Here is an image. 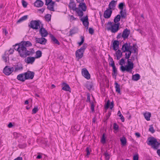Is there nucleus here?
I'll use <instances>...</instances> for the list:
<instances>
[{
    "instance_id": "24",
    "label": "nucleus",
    "mask_w": 160,
    "mask_h": 160,
    "mask_svg": "<svg viewBox=\"0 0 160 160\" xmlns=\"http://www.w3.org/2000/svg\"><path fill=\"white\" fill-rule=\"evenodd\" d=\"M80 129V126L78 124H76L71 128L72 130L75 133L79 131Z\"/></svg>"
},
{
    "instance_id": "27",
    "label": "nucleus",
    "mask_w": 160,
    "mask_h": 160,
    "mask_svg": "<svg viewBox=\"0 0 160 160\" xmlns=\"http://www.w3.org/2000/svg\"><path fill=\"white\" fill-rule=\"evenodd\" d=\"M50 37L51 38L52 41L54 43L57 44L58 45H60V43L59 42L53 35L51 34L50 35Z\"/></svg>"
},
{
    "instance_id": "29",
    "label": "nucleus",
    "mask_w": 160,
    "mask_h": 160,
    "mask_svg": "<svg viewBox=\"0 0 160 160\" xmlns=\"http://www.w3.org/2000/svg\"><path fill=\"white\" fill-rule=\"evenodd\" d=\"M23 67L22 64L21 63L18 64L15 67V71L17 72L19 70H22Z\"/></svg>"
},
{
    "instance_id": "26",
    "label": "nucleus",
    "mask_w": 160,
    "mask_h": 160,
    "mask_svg": "<svg viewBox=\"0 0 160 160\" xmlns=\"http://www.w3.org/2000/svg\"><path fill=\"white\" fill-rule=\"evenodd\" d=\"M55 3L54 2H52V3H50L47 7V8L50 11H54L55 10L54 8V6Z\"/></svg>"
},
{
    "instance_id": "5",
    "label": "nucleus",
    "mask_w": 160,
    "mask_h": 160,
    "mask_svg": "<svg viewBox=\"0 0 160 160\" xmlns=\"http://www.w3.org/2000/svg\"><path fill=\"white\" fill-rule=\"evenodd\" d=\"M107 25L108 26L107 28L108 30H110L112 33H115L119 29L120 23H113L111 22H108Z\"/></svg>"
},
{
    "instance_id": "14",
    "label": "nucleus",
    "mask_w": 160,
    "mask_h": 160,
    "mask_svg": "<svg viewBox=\"0 0 160 160\" xmlns=\"http://www.w3.org/2000/svg\"><path fill=\"white\" fill-rule=\"evenodd\" d=\"M84 86L89 91L94 89L93 83L92 82H87Z\"/></svg>"
},
{
    "instance_id": "61",
    "label": "nucleus",
    "mask_w": 160,
    "mask_h": 160,
    "mask_svg": "<svg viewBox=\"0 0 160 160\" xmlns=\"http://www.w3.org/2000/svg\"><path fill=\"white\" fill-rule=\"evenodd\" d=\"M14 51V49H12V48L10 49L9 51V54H13Z\"/></svg>"
},
{
    "instance_id": "4",
    "label": "nucleus",
    "mask_w": 160,
    "mask_h": 160,
    "mask_svg": "<svg viewBox=\"0 0 160 160\" xmlns=\"http://www.w3.org/2000/svg\"><path fill=\"white\" fill-rule=\"evenodd\" d=\"M147 143L154 149H157L160 145V143L157 142V139L152 137L148 138Z\"/></svg>"
},
{
    "instance_id": "52",
    "label": "nucleus",
    "mask_w": 160,
    "mask_h": 160,
    "mask_svg": "<svg viewBox=\"0 0 160 160\" xmlns=\"http://www.w3.org/2000/svg\"><path fill=\"white\" fill-rule=\"evenodd\" d=\"M125 63L124 59L123 58H122L120 61L119 64L121 66H123V65Z\"/></svg>"
},
{
    "instance_id": "6",
    "label": "nucleus",
    "mask_w": 160,
    "mask_h": 160,
    "mask_svg": "<svg viewBox=\"0 0 160 160\" xmlns=\"http://www.w3.org/2000/svg\"><path fill=\"white\" fill-rule=\"evenodd\" d=\"M42 24L40 20H32L28 24V26L29 28L37 30L40 28L41 25Z\"/></svg>"
},
{
    "instance_id": "59",
    "label": "nucleus",
    "mask_w": 160,
    "mask_h": 160,
    "mask_svg": "<svg viewBox=\"0 0 160 160\" xmlns=\"http://www.w3.org/2000/svg\"><path fill=\"white\" fill-rule=\"evenodd\" d=\"M118 126L115 123H114L113 124V128L115 130H117L118 129Z\"/></svg>"
},
{
    "instance_id": "32",
    "label": "nucleus",
    "mask_w": 160,
    "mask_h": 160,
    "mask_svg": "<svg viewBox=\"0 0 160 160\" xmlns=\"http://www.w3.org/2000/svg\"><path fill=\"white\" fill-rule=\"evenodd\" d=\"M117 59H119L122 56V53L121 51L119 50H118L116 52Z\"/></svg>"
},
{
    "instance_id": "7",
    "label": "nucleus",
    "mask_w": 160,
    "mask_h": 160,
    "mask_svg": "<svg viewBox=\"0 0 160 160\" xmlns=\"http://www.w3.org/2000/svg\"><path fill=\"white\" fill-rule=\"evenodd\" d=\"M87 44L85 43L79 49L76 51L75 55L76 57L78 59H81L83 56L84 51L87 47Z\"/></svg>"
},
{
    "instance_id": "12",
    "label": "nucleus",
    "mask_w": 160,
    "mask_h": 160,
    "mask_svg": "<svg viewBox=\"0 0 160 160\" xmlns=\"http://www.w3.org/2000/svg\"><path fill=\"white\" fill-rule=\"evenodd\" d=\"M80 20L82 22L83 25L87 29H88L89 24L88 16L87 15L84 18H81Z\"/></svg>"
},
{
    "instance_id": "17",
    "label": "nucleus",
    "mask_w": 160,
    "mask_h": 160,
    "mask_svg": "<svg viewBox=\"0 0 160 160\" xmlns=\"http://www.w3.org/2000/svg\"><path fill=\"white\" fill-rule=\"evenodd\" d=\"M129 33V30L127 28H126L123 31V33L122 35V37L124 39H125L128 38Z\"/></svg>"
},
{
    "instance_id": "53",
    "label": "nucleus",
    "mask_w": 160,
    "mask_h": 160,
    "mask_svg": "<svg viewBox=\"0 0 160 160\" xmlns=\"http://www.w3.org/2000/svg\"><path fill=\"white\" fill-rule=\"evenodd\" d=\"M90 94L89 93H87V99L86 101L87 102H90V103H91V102L90 100Z\"/></svg>"
},
{
    "instance_id": "43",
    "label": "nucleus",
    "mask_w": 160,
    "mask_h": 160,
    "mask_svg": "<svg viewBox=\"0 0 160 160\" xmlns=\"http://www.w3.org/2000/svg\"><path fill=\"white\" fill-rule=\"evenodd\" d=\"M86 151L87 153L86 157L88 158L89 155L90 154L91 151V149L88 147H87L86 149Z\"/></svg>"
},
{
    "instance_id": "39",
    "label": "nucleus",
    "mask_w": 160,
    "mask_h": 160,
    "mask_svg": "<svg viewBox=\"0 0 160 160\" xmlns=\"http://www.w3.org/2000/svg\"><path fill=\"white\" fill-rule=\"evenodd\" d=\"M42 52L41 51L38 50L36 52L35 58H40L42 56Z\"/></svg>"
},
{
    "instance_id": "3",
    "label": "nucleus",
    "mask_w": 160,
    "mask_h": 160,
    "mask_svg": "<svg viewBox=\"0 0 160 160\" xmlns=\"http://www.w3.org/2000/svg\"><path fill=\"white\" fill-rule=\"evenodd\" d=\"M18 53L20 56L22 58H25L27 56L31 54V51L28 50L27 48L20 44V48Z\"/></svg>"
},
{
    "instance_id": "51",
    "label": "nucleus",
    "mask_w": 160,
    "mask_h": 160,
    "mask_svg": "<svg viewBox=\"0 0 160 160\" xmlns=\"http://www.w3.org/2000/svg\"><path fill=\"white\" fill-rule=\"evenodd\" d=\"M6 52H5L4 55L2 56V58L3 59V60L5 62H7V56Z\"/></svg>"
},
{
    "instance_id": "49",
    "label": "nucleus",
    "mask_w": 160,
    "mask_h": 160,
    "mask_svg": "<svg viewBox=\"0 0 160 160\" xmlns=\"http://www.w3.org/2000/svg\"><path fill=\"white\" fill-rule=\"evenodd\" d=\"M38 111V107L37 106L35 107L32 110V113L35 114L37 113Z\"/></svg>"
},
{
    "instance_id": "60",
    "label": "nucleus",
    "mask_w": 160,
    "mask_h": 160,
    "mask_svg": "<svg viewBox=\"0 0 160 160\" xmlns=\"http://www.w3.org/2000/svg\"><path fill=\"white\" fill-rule=\"evenodd\" d=\"M91 109L92 111L93 112L94 111V106L92 103L91 102Z\"/></svg>"
},
{
    "instance_id": "10",
    "label": "nucleus",
    "mask_w": 160,
    "mask_h": 160,
    "mask_svg": "<svg viewBox=\"0 0 160 160\" xmlns=\"http://www.w3.org/2000/svg\"><path fill=\"white\" fill-rule=\"evenodd\" d=\"M35 38L36 43H38L44 45L45 44L47 41L46 38L42 37L41 38L35 37Z\"/></svg>"
},
{
    "instance_id": "8",
    "label": "nucleus",
    "mask_w": 160,
    "mask_h": 160,
    "mask_svg": "<svg viewBox=\"0 0 160 160\" xmlns=\"http://www.w3.org/2000/svg\"><path fill=\"white\" fill-rule=\"evenodd\" d=\"M39 32V33L42 37H45L48 35V33L47 30L43 28V24H42L40 27Z\"/></svg>"
},
{
    "instance_id": "34",
    "label": "nucleus",
    "mask_w": 160,
    "mask_h": 160,
    "mask_svg": "<svg viewBox=\"0 0 160 160\" xmlns=\"http://www.w3.org/2000/svg\"><path fill=\"white\" fill-rule=\"evenodd\" d=\"M69 6L70 8L75 11L76 10V9L78 8L76 7V4L73 2H70L69 4Z\"/></svg>"
},
{
    "instance_id": "22",
    "label": "nucleus",
    "mask_w": 160,
    "mask_h": 160,
    "mask_svg": "<svg viewBox=\"0 0 160 160\" xmlns=\"http://www.w3.org/2000/svg\"><path fill=\"white\" fill-rule=\"evenodd\" d=\"M34 4L35 6L39 7H42L44 3L41 0H37Z\"/></svg>"
},
{
    "instance_id": "36",
    "label": "nucleus",
    "mask_w": 160,
    "mask_h": 160,
    "mask_svg": "<svg viewBox=\"0 0 160 160\" xmlns=\"http://www.w3.org/2000/svg\"><path fill=\"white\" fill-rule=\"evenodd\" d=\"M75 11H76L78 15L80 17H81L83 16V13L82 10H80L78 8L76 9V10Z\"/></svg>"
},
{
    "instance_id": "33",
    "label": "nucleus",
    "mask_w": 160,
    "mask_h": 160,
    "mask_svg": "<svg viewBox=\"0 0 160 160\" xmlns=\"http://www.w3.org/2000/svg\"><path fill=\"white\" fill-rule=\"evenodd\" d=\"M28 16L27 15H25L20 18L17 21V23H19L21 22L26 20L28 18Z\"/></svg>"
},
{
    "instance_id": "11",
    "label": "nucleus",
    "mask_w": 160,
    "mask_h": 160,
    "mask_svg": "<svg viewBox=\"0 0 160 160\" xmlns=\"http://www.w3.org/2000/svg\"><path fill=\"white\" fill-rule=\"evenodd\" d=\"M13 70V68H9L8 66H6L3 70V72L7 75H9Z\"/></svg>"
},
{
    "instance_id": "20",
    "label": "nucleus",
    "mask_w": 160,
    "mask_h": 160,
    "mask_svg": "<svg viewBox=\"0 0 160 160\" xmlns=\"http://www.w3.org/2000/svg\"><path fill=\"white\" fill-rule=\"evenodd\" d=\"M20 44L26 48L27 47L31 46L32 45L31 43L29 41H22L20 43Z\"/></svg>"
},
{
    "instance_id": "21",
    "label": "nucleus",
    "mask_w": 160,
    "mask_h": 160,
    "mask_svg": "<svg viewBox=\"0 0 160 160\" xmlns=\"http://www.w3.org/2000/svg\"><path fill=\"white\" fill-rule=\"evenodd\" d=\"M62 86H63L62 88V90L65 91H68L71 92V89L68 85L65 82H63L62 84Z\"/></svg>"
},
{
    "instance_id": "1",
    "label": "nucleus",
    "mask_w": 160,
    "mask_h": 160,
    "mask_svg": "<svg viewBox=\"0 0 160 160\" xmlns=\"http://www.w3.org/2000/svg\"><path fill=\"white\" fill-rule=\"evenodd\" d=\"M131 55V52L129 53H126L125 54V58L127 59V64L125 66V67L124 66H121L120 68L121 71L124 72L125 71H126L127 72H131L133 68L134 64L133 63L132 60H134V57L132 56L131 59H129L130 56Z\"/></svg>"
},
{
    "instance_id": "47",
    "label": "nucleus",
    "mask_w": 160,
    "mask_h": 160,
    "mask_svg": "<svg viewBox=\"0 0 160 160\" xmlns=\"http://www.w3.org/2000/svg\"><path fill=\"white\" fill-rule=\"evenodd\" d=\"M95 69L96 70V71H97L96 73L97 75L98 76H100V71L99 70V67L98 65L97 66H96Z\"/></svg>"
},
{
    "instance_id": "16",
    "label": "nucleus",
    "mask_w": 160,
    "mask_h": 160,
    "mask_svg": "<svg viewBox=\"0 0 160 160\" xmlns=\"http://www.w3.org/2000/svg\"><path fill=\"white\" fill-rule=\"evenodd\" d=\"M35 58L34 57H28L25 59V62L28 64H32L35 60Z\"/></svg>"
},
{
    "instance_id": "62",
    "label": "nucleus",
    "mask_w": 160,
    "mask_h": 160,
    "mask_svg": "<svg viewBox=\"0 0 160 160\" xmlns=\"http://www.w3.org/2000/svg\"><path fill=\"white\" fill-rule=\"evenodd\" d=\"M3 33H4L5 36H6L8 33V32L6 29H5L3 30Z\"/></svg>"
},
{
    "instance_id": "48",
    "label": "nucleus",
    "mask_w": 160,
    "mask_h": 160,
    "mask_svg": "<svg viewBox=\"0 0 160 160\" xmlns=\"http://www.w3.org/2000/svg\"><path fill=\"white\" fill-rule=\"evenodd\" d=\"M124 5V3L123 2L120 3L118 5V8L121 10H123Z\"/></svg>"
},
{
    "instance_id": "18",
    "label": "nucleus",
    "mask_w": 160,
    "mask_h": 160,
    "mask_svg": "<svg viewBox=\"0 0 160 160\" xmlns=\"http://www.w3.org/2000/svg\"><path fill=\"white\" fill-rule=\"evenodd\" d=\"M117 1L112 0L109 3L108 5L109 8L110 9H114L116 6Z\"/></svg>"
},
{
    "instance_id": "38",
    "label": "nucleus",
    "mask_w": 160,
    "mask_h": 160,
    "mask_svg": "<svg viewBox=\"0 0 160 160\" xmlns=\"http://www.w3.org/2000/svg\"><path fill=\"white\" fill-rule=\"evenodd\" d=\"M120 18L121 16L119 14L118 15L116 16L115 17L114 19V22L116 23H118V22L120 21Z\"/></svg>"
},
{
    "instance_id": "2",
    "label": "nucleus",
    "mask_w": 160,
    "mask_h": 160,
    "mask_svg": "<svg viewBox=\"0 0 160 160\" xmlns=\"http://www.w3.org/2000/svg\"><path fill=\"white\" fill-rule=\"evenodd\" d=\"M122 50L123 52H127L129 53L131 52V53L133 52V51H134V53L136 52L137 48L135 45L131 46L129 43L126 42L122 45Z\"/></svg>"
},
{
    "instance_id": "35",
    "label": "nucleus",
    "mask_w": 160,
    "mask_h": 160,
    "mask_svg": "<svg viewBox=\"0 0 160 160\" xmlns=\"http://www.w3.org/2000/svg\"><path fill=\"white\" fill-rule=\"evenodd\" d=\"M140 76L138 74H136L132 76V79L134 81H137L140 79Z\"/></svg>"
},
{
    "instance_id": "30",
    "label": "nucleus",
    "mask_w": 160,
    "mask_h": 160,
    "mask_svg": "<svg viewBox=\"0 0 160 160\" xmlns=\"http://www.w3.org/2000/svg\"><path fill=\"white\" fill-rule=\"evenodd\" d=\"M144 116L145 119L147 121L150 120V118L151 117V114L149 112H146L143 114Z\"/></svg>"
},
{
    "instance_id": "54",
    "label": "nucleus",
    "mask_w": 160,
    "mask_h": 160,
    "mask_svg": "<svg viewBox=\"0 0 160 160\" xmlns=\"http://www.w3.org/2000/svg\"><path fill=\"white\" fill-rule=\"evenodd\" d=\"M106 160H109L110 158L109 155L107 153L105 152L104 153Z\"/></svg>"
},
{
    "instance_id": "37",
    "label": "nucleus",
    "mask_w": 160,
    "mask_h": 160,
    "mask_svg": "<svg viewBox=\"0 0 160 160\" xmlns=\"http://www.w3.org/2000/svg\"><path fill=\"white\" fill-rule=\"evenodd\" d=\"M115 88L116 92L119 93H120V85L116 82H115Z\"/></svg>"
},
{
    "instance_id": "31",
    "label": "nucleus",
    "mask_w": 160,
    "mask_h": 160,
    "mask_svg": "<svg viewBox=\"0 0 160 160\" xmlns=\"http://www.w3.org/2000/svg\"><path fill=\"white\" fill-rule=\"evenodd\" d=\"M106 135L105 133H103L102 136V137L101 140V142L102 144H104L106 143Z\"/></svg>"
},
{
    "instance_id": "40",
    "label": "nucleus",
    "mask_w": 160,
    "mask_h": 160,
    "mask_svg": "<svg viewBox=\"0 0 160 160\" xmlns=\"http://www.w3.org/2000/svg\"><path fill=\"white\" fill-rule=\"evenodd\" d=\"M120 13L121 14V17L122 18H125L126 17V14L125 11H124L123 10H121Z\"/></svg>"
},
{
    "instance_id": "25",
    "label": "nucleus",
    "mask_w": 160,
    "mask_h": 160,
    "mask_svg": "<svg viewBox=\"0 0 160 160\" xmlns=\"http://www.w3.org/2000/svg\"><path fill=\"white\" fill-rule=\"evenodd\" d=\"M24 73L19 74L17 76V79L21 81L22 82H24L26 80L25 77H24Z\"/></svg>"
},
{
    "instance_id": "13",
    "label": "nucleus",
    "mask_w": 160,
    "mask_h": 160,
    "mask_svg": "<svg viewBox=\"0 0 160 160\" xmlns=\"http://www.w3.org/2000/svg\"><path fill=\"white\" fill-rule=\"evenodd\" d=\"M82 75L87 79H89L90 78V75L87 70L85 68H82Z\"/></svg>"
},
{
    "instance_id": "50",
    "label": "nucleus",
    "mask_w": 160,
    "mask_h": 160,
    "mask_svg": "<svg viewBox=\"0 0 160 160\" xmlns=\"http://www.w3.org/2000/svg\"><path fill=\"white\" fill-rule=\"evenodd\" d=\"M113 68V73L112 74L113 75H115V76H116L117 75V70L116 68L115 67H112Z\"/></svg>"
},
{
    "instance_id": "41",
    "label": "nucleus",
    "mask_w": 160,
    "mask_h": 160,
    "mask_svg": "<svg viewBox=\"0 0 160 160\" xmlns=\"http://www.w3.org/2000/svg\"><path fill=\"white\" fill-rule=\"evenodd\" d=\"M40 141L41 143L45 144V146L48 144V141L47 139L42 138L40 140Z\"/></svg>"
},
{
    "instance_id": "56",
    "label": "nucleus",
    "mask_w": 160,
    "mask_h": 160,
    "mask_svg": "<svg viewBox=\"0 0 160 160\" xmlns=\"http://www.w3.org/2000/svg\"><path fill=\"white\" fill-rule=\"evenodd\" d=\"M149 130L150 132H151L152 133H154L155 132L153 128L152 125L150 126Z\"/></svg>"
},
{
    "instance_id": "64",
    "label": "nucleus",
    "mask_w": 160,
    "mask_h": 160,
    "mask_svg": "<svg viewBox=\"0 0 160 160\" xmlns=\"http://www.w3.org/2000/svg\"><path fill=\"white\" fill-rule=\"evenodd\" d=\"M13 126L12 124V122H10L8 125V127L9 128H12Z\"/></svg>"
},
{
    "instance_id": "58",
    "label": "nucleus",
    "mask_w": 160,
    "mask_h": 160,
    "mask_svg": "<svg viewBox=\"0 0 160 160\" xmlns=\"http://www.w3.org/2000/svg\"><path fill=\"white\" fill-rule=\"evenodd\" d=\"M138 160V155L137 154L134 155L133 157V160Z\"/></svg>"
},
{
    "instance_id": "15",
    "label": "nucleus",
    "mask_w": 160,
    "mask_h": 160,
    "mask_svg": "<svg viewBox=\"0 0 160 160\" xmlns=\"http://www.w3.org/2000/svg\"><path fill=\"white\" fill-rule=\"evenodd\" d=\"M112 11L111 9L109 8L107 9L105 11L104 13V16L106 18H108L111 17L112 13Z\"/></svg>"
},
{
    "instance_id": "19",
    "label": "nucleus",
    "mask_w": 160,
    "mask_h": 160,
    "mask_svg": "<svg viewBox=\"0 0 160 160\" xmlns=\"http://www.w3.org/2000/svg\"><path fill=\"white\" fill-rule=\"evenodd\" d=\"M78 8L83 11H85L87 9V7L85 3L82 2L79 3Z\"/></svg>"
},
{
    "instance_id": "63",
    "label": "nucleus",
    "mask_w": 160,
    "mask_h": 160,
    "mask_svg": "<svg viewBox=\"0 0 160 160\" xmlns=\"http://www.w3.org/2000/svg\"><path fill=\"white\" fill-rule=\"evenodd\" d=\"M14 160H22V157H19L15 159Z\"/></svg>"
},
{
    "instance_id": "46",
    "label": "nucleus",
    "mask_w": 160,
    "mask_h": 160,
    "mask_svg": "<svg viewBox=\"0 0 160 160\" xmlns=\"http://www.w3.org/2000/svg\"><path fill=\"white\" fill-rule=\"evenodd\" d=\"M81 41L80 42H78V44L79 46H81L83 43L84 41V37L83 36L80 37Z\"/></svg>"
},
{
    "instance_id": "28",
    "label": "nucleus",
    "mask_w": 160,
    "mask_h": 160,
    "mask_svg": "<svg viewBox=\"0 0 160 160\" xmlns=\"http://www.w3.org/2000/svg\"><path fill=\"white\" fill-rule=\"evenodd\" d=\"M119 42L118 41L115 40L113 42V49L116 51L118 48Z\"/></svg>"
},
{
    "instance_id": "42",
    "label": "nucleus",
    "mask_w": 160,
    "mask_h": 160,
    "mask_svg": "<svg viewBox=\"0 0 160 160\" xmlns=\"http://www.w3.org/2000/svg\"><path fill=\"white\" fill-rule=\"evenodd\" d=\"M51 16L50 14H47L45 16V20L48 22H49L51 20Z\"/></svg>"
},
{
    "instance_id": "23",
    "label": "nucleus",
    "mask_w": 160,
    "mask_h": 160,
    "mask_svg": "<svg viewBox=\"0 0 160 160\" xmlns=\"http://www.w3.org/2000/svg\"><path fill=\"white\" fill-rule=\"evenodd\" d=\"M78 31V29L76 28H74L72 29H71L69 31V36H72L77 33Z\"/></svg>"
},
{
    "instance_id": "45",
    "label": "nucleus",
    "mask_w": 160,
    "mask_h": 160,
    "mask_svg": "<svg viewBox=\"0 0 160 160\" xmlns=\"http://www.w3.org/2000/svg\"><path fill=\"white\" fill-rule=\"evenodd\" d=\"M120 141L121 142L122 144L123 145H124L126 144V140L125 138L124 137H123L120 138Z\"/></svg>"
},
{
    "instance_id": "57",
    "label": "nucleus",
    "mask_w": 160,
    "mask_h": 160,
    "mask_svg": "<svg viewBox=\"0 0 160 160\" xmlns=\"http://www.w3.org/2000/svg\"><path fill=\"white\" fill-rule=\"evenodd\" d=\"M89 33L91 34H93L94 33V30L92 28H89Z\"/></svg>"
},
{
    "instance_id": "55",
    "label": "nucleus",
    "mask_w": 160,
    "mask_h": 160,
    "mask_svg": "<svg viewBox=\"0 0 160 160\" xmlns=\"http://www.w3.org/2000/svg\"><path fill=\"white\" fill-rule=\"evenodd\" d=\"M22 2L23 7L24 8L26 7L27 5V3L24 0H22Z\"/></svg>"
},
{
    "instance_id": "9",
    "label": "nucleus",
    "mask_w": 160,
    "mask_h": 160,
    "mask_svg": "<svg viewBox=\"0 0 160 160\" xmlns=\"http://www.w3.org/2000/svg\"><path fill=\"white\" fill-rule=\"evenodd\" d=\"M34 73L33 72L28 71L24 73V76L26 80L32 79L34 77Z\"/></svg>"
},
{
    "instance_id": "44",
    "label": "nucleus",
    "mask_w": 160,
    "mask_h": 160,
    "mask_svg": "<svg viewBox=\"0 0 160 160\" xmlns=\"http://www.w3.org/2000/svg\"><path fill=\"white\" fill-rule=\"evenodd\" d=\"M13 47L14 49L18 52L20 48V43L19 44H16L15 45H13Z\"/></svg>"
}]
</instances>
